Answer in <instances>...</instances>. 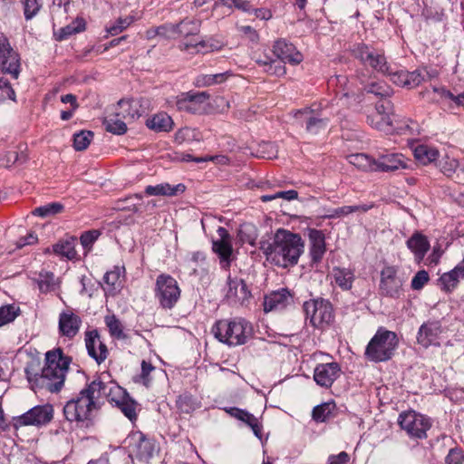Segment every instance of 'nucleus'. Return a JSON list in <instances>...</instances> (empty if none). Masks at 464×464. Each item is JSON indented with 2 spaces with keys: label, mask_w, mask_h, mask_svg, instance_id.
I'll return each instance as SVG.
<instances>
[{
  "label": "nucleus",
  "mask_w": 464,
  "mask_h": 464,
  "mask_svg": "<svg viewBox=\"0 0 464 464\" xmlns=\"http://www.w3.org/2000/svg\"><path fill=\"white\" fill-rule=\"evenodd\" d=\"M72 358L63 353L62 348H54L45 353L44 365L39 372L34 362L27 364L24 373L32 389H45L50 392H59L64 385L66 373Z\"/></svg>",
  "instance_id": "1"
},
{
  "label": "nucleus",
  "mask_w": 464,
  "mask_h": 464,
  "mask_svg": "<svg viewBox=\"0 0 464 464\" xmlns=\"http://www.w3.org/2000/svg\"><path fill=\"white\" fill-rule=\"evenodd\" d=\"M261 249L268 262L286 268L298 263L304 253V243L299 234L279 228L276 231L272 243L263 245Z\"/></svg>",
  "instance_id": "2"
},
{
  "label": "nucleus",
  "mask_w": 464,
  "mask_h": 464,
  "mask_svg": "<svg viewBox=\"0 0 464 464\" xmlns=\"http://www.w3.org/2000/svg\"><path fill=\"white\" fill-rule=\"evenodd\" d=\"M212 333L221 343L229 346L245 344L252 334V325L244 318L219 320L212 327Z\"/></svg>",
  "instance_id": "3"
},
{
  "label": "nucleus",
  "mask_w": 464,
  "mask_h": 464,
  "mask_svg": "<svg viewBox=\"0 0 464 464\" xmlns=\"http://www.w3.org/2000/svg\"><path fill=\"white\" fill-rule=\"evenodd\" d=\"M96 392L92 389V382L63 406L65 419L70 421L83 422L91 419L96 409Z\"/></svg>",
  "instance_id": "4"
},
{
  "label": "nucleus",
  "mask_w": 464,
  "mask_h": 464,
  "mask_svg": "<svg viewBox=\"0 0 464 464\" xmlns=\"http://www.w3.org/2000/svg\"><path fill=\"white\" fill-rule=\"evenodd\" d=\"M398 344L394 332L380 327L367 344L364 355L371 362H386L393 356Z\"/></svg>",
  "instance_id": "5"
},
{
  "label": "nucleus",
  "mask_w": 464,
  "mask_h": 464,
  "mask_svg": "<svg viewBox=\"0 0 464 464\" xmlns=\"http://www.w3.org/2000/svg\"><path fill=\"white\" fill-rule=\"evenodd\" d=\"M154 296L162 309H173L181 296L178 281L169 274H160L155 281Z\"/></svg>",
  "instance_id": "6"
},
{
  "label": "nucleus",
  "mask_w": 464,
  "mask_h": 464,
  "mask_svg": "<svg viewBox=\"0 0 464 464\" xmlns=\"http://www.w3.org/2000/svg\"><path fill=\"white\" fill-rule=\"evenodd\" d=\"M304 310L311 325L317 329L327 328L334 320V307L328 300L324 298L304 302Z\"/></svg>",
  "instance_id": "7"
},
{
  "label": "nucleus",
  "mask_w": 464,
  "mask_h": 464,
  "mask_svg": "<svg viewBox=\"0 0 464 464\" xmlns=\"http://www.w3.org/2000/svg\"><path fill=\"white\" fill-rule=\"evenodd\" d=\"M53 418V405L46 403L36 405L22 415L13 417L12 426L14 430H18L24 426L41 427L48 424Z\"/></svg>",
  "instance_id": "8"
},
{
  "label": "nucleus",
  "mask_w": 464,
  "mask_h": 464,
  "mask_svg": "<svg viewBox=\"0 0 464 464\" xmlns=\"http://www.w3.org/2000/svg\"><path fill=\"white\" fill-rule=\"evenodd\" d=\"M351 52L353 56L359 60L362 65L369 66L383 74L388 72L386 58L382 52L363 43L354 44Z\"/></svg>",
  "instance_id": "9"
},
{
  "label": "nucleus",
  "mask_w": 464,
  "mask_h": 464,
  "mask_svg": "<svg viewBox=\"0 0 464 464\" xmlns=\"http://www.w3.org/2000/svg\"><path fill=\"white\" fill-rule=\"evenodd\" d=\"M0 71L9 74L13 79H18L21 72V58L12 47L9 39L0 34Z\"/></svg>",
  "instance_id": "10"
},
{
  "label": "nucleus",
  "mask_w": 464,
  "mask_h": 464,
  "mask_svg": "<svg viewBox=\"0 0 464 464\" xmlns=\"http://www.w3.org/2000/svg\"><path fill=\"white\" fill-rule=\"evenodd\" d=\"M127 441L130 457L140 461L149 462L157 451L155 441L140 431L131 433Z\"/></svg>",
  "instance_id": "11"
},
{
  "label": "nucleus",
  "mask_w": 464,
  "mask_h": 464,
  "mask_svg": "<svg viewBox=\"0 0 464 464\" xmlns=\"http://www.w3.org/2000/svg\"><path fill=\"white\" fill-rule=\"evenodd\" d=\"M398 423L410 437L424 439L431 424L430 419L414 411H403L399 415Z\"/></svg>",
  "instance_id": "12"
},
{
  "label": "nucleus",
  "mask_w": 464,
  "mask_h": 464,
  "mask_svg": "<svg viewBox=\"0 0 464 464\" xmlns=\"http://www.w3.org/2000/svg\"><path fill=\"white\" fill-rule=\"evenodd\" d=\"M210 95L207 92H181L176 97L175 104L179 111L190 114H202L206 111Z\"/></svg>",
  "instance_id": "13"
},
{
  "label": "nucleus",
  "mask_w": 464,
  "mask_h": 464,
  "mask_svg": "<svg viewBox=\"0 0 464 464\" xmlns=\"http://www.w3.org/2000/svg\"><path fill=\"white\" fill-rule=\"evenodd\" d=\"M397 268L387 266L381 271L379 293L381 295L398 299L403 295V282L397 276Z\"/></svg>",
  "instance_id": "14"
},
{
  "label": "nucleus",
  "mask_w": 464,
  "mask_h": 464,
  "mask_svg": "<svg viewBox=\"0 0 464 464\" xmlns=\"http://www.w3.org/2000/svg\"><path fill=\"white\" fill-rule=\"evenodd\" d=\"M296 121L304 126L306 132L316 135L324 130L329 123V119L323 116L319 111L311 108L298 110L294 114Z\"/></svg>",
  "instance_id": "15"
},
{
  "label": "nucleus",
  "mask_w": 464,
  "mask_h": 464,
  "mask_svg": "<svg viewBox=\"0 0 464 464\" xmlns=\"http://www.w3.org/2000/svg\"><path fill=\"white\" fill-rule=\"evenodd\" d=\"M92 389L95 391L98 399L105 397L111 403H114L116 406L129 395L116 382L104 381L102 375L98 376L92 382Z\"/></svg>",
  "instance_id": "16"
},
{
  "label": "nucleus",
  "mask_w": 464,
  "mask_h": 464,
  "mask_svg": "<svg viewBox=\"0 0 464 464\" xmlns=\"http://www.w3.org/2000/svg\"><path fill=\"white\" fill-rule=\"evenodd\" d=\"M217 234L218 239L213 241L212 249L218 256L221 266L227 268L230 266L232 261V238L228 231L223 227L217 229Z\"/></svg>",
  "instance_id": "17"
},
{
  "label": "nucleus",
  "mask_w": 464,
  "mask_h": 464,
  "mask_svg": "<svg viewBox=\"0 0 464 464\" xmlns=\"http://www.w3.org/2000/svg\"><path fill=\"white\" fill-rule=\"evenodd\" d=\"M228 290L227 292V299L233 304L246 305L252 297L246 282L243 279L228 276Z\"/></svg>",
  "instance_id": "18"
},
{
  "label": "nucleus",
  "mask_w": 464,
  "mask_h": 464,
  "mask_svg": "<svg viewBox=\"0 0 464 464\" xmlns=\"http://www.w3.org/2000/svg\"><path fill=\"white\" fill-rule=\"evenodd\" d=\"M85 346L90 357L98 364L103 362L109 354L106 344L102 342L98 330L94 329L85 333Z\"/></svg>",
  "instance_id": "19"
},
{
  "label": "nucleus",
  "mask_w": 464,
  "mask_h": 464,
  "mask_svg": "<svg viewBox=\"0 0 464 464\" xmlns=\"http://www.w3.org/2000/svg\"><path fill=\"white\" fill-rule=\"evenodd\" d=\"M340 373L341 366L338 362L319 363L314 370V380L319 386L329 388Z\"/></svg>",
  "instance_id": "20"
},
{
  "label": "nucleus",
  "mask_w": 464,
  "mask_h": 464,
  "mask_svg": "<svg viewBox=\"0 0 464 464\" xmlns=\"http://www.w3.org/2000/svg\"><path fill=\"white\" fill-rule=\"evenodd\" d=\"M273 53L283 63L296 65L303 61V55L295 46L285 39H278L273 45Z\"/></svg>",
  "instance_id": "21"
},
{
  "label": "nucleus",
  "mask_w": 464,
  "mask_h": 464,
  "mask_svg": "<svg viewBox=\"0 0 464 464\" xmlns=\"http://www.w3.org/2000/svg\"><path fill=\"white\" fill-rule=\"evenodd\" d=\"M81 325V317L71 309L63 310L59 314L58 328L62 336L72 339L78 334Z\"/></svg>",
  "instance_id": "22"
},
{
  "label": "nucleus",
  "mask_w": 464,
  "mask_h": 464,
  "mask_svg": "<svg viewBox=\"0 0 464 464\" xmlns=\"http://www.w3.org/2000/svg\"><path fill=\"white\" fill-rule=\"evenodd\" d=\"M376 171L389 172L408 168V160L401 153L379 154Z\"/></svg>",
  "instance_id": "23"
},
{
  "label": "nucleus",
  "mask_w": 464,
  "mask_h": 464,
  "mask_svg": "<svg viewBox=\"0 0 464 464\" xmlns=\"http://www.w3.org/2000/svg\"><path fill=\"white\" fill-rule=\"evenodd\" d=\"M293 296L287 288H281L266 295L264 299V311L266 313L274 310H282L290 304Z\"/></svg>",
  "instance_id": "24"
},
{
  "label": "nucleus",
  "mask_w": 464,
  "mask_h": 464,
  "mask_svg": "<svg viewBox=\"0 0 464 464\" xmlns=\"http://www.w3.org/2000/svg\"><path fill=\"white\" fill-rule=\"evenodd\" d=\"M441 334V325L440 322H427L423 324L418 332V343L423 347H429L435 344Z\"/></svg>",
  "instance_id": "25"
},
{
  "label": "nucleus",
  "mask_w": 464,
  "mask_h": 464,
  "mask_svg": "<svg viewBox=\"0 0 464 464\" xmlns=\"http://www.w3.org/2000/svg\"><path fill=\"white\" fill-rule=\"evenodd\" d=\"M308 237L311 260L313 263L317 264L321 262L326 251L324 235L321 230L310 229Z\"/></svg>",
  "instance_id": "26"
},
{
  "label": "nucleus",
  "mask_w": 464,
  "mask_h": 464,
  "mask_svg": "<svg viewBox=\"0 0 464 464\" xmlns=\"http://www.w3.org/2000/svg\"><path fill=\"white\" fill-rule=\"evenodd\" d=\"M408 248L414 254L415 261L420 264L430 249V242L426 236L419 231H415L407 240Z\"/></svg>",
  "instance_id": "27"
},
{
  "label": "nucleus",
  "mask_w": 464,
  "mask_h": 464,
  "mask_svg": "<svg viewBox=\"0 0 464 464\" xmlns=\"http://www.w3.org/2000/svg\"><path fill=\"white\" fill-rule=\"evenodd\" d=\"M227 413H228L231 417L241 420L242 422L248 425L254 434L257 438H261L262 436V426L259 423L257 418H256L252 413L246 411V410L239 409L237 407H228L224 409Z\"/></svg>",
  "instance_id": "28"
},
{
  "label": "nucleus",
  "mask_w": 464,
  "mask_h": 464,
  "mask_svg": "<svg viewBox=\"0 0 464 464\" xmlns=\"http://www.w3.org/2000/svg\"><path fill=\"white\" fill-rule=\"evenodd\" d=\"M464 278V258L450 272L444 273L439 279L442 290L450 292Z\"/></svg>",
  "instance_id": "29"
},
{
  "label": "nucleus",
  "mask_w": 464,
  "mask_h": 464,
  "mask_svg": "<svg viewBox=\"0 0 464 464\" xmlns=\"http://www.w3.org/2000/svg\"><path fill=\"white\" fill-rule=\"evenodd\" d=\"M186 190V186L182 183L177 185H170L169 183H160L157 185H149L145 188V194L147 196H164L175 197L182 194Z\"/></svg>",
  "instance_id": "30"
},
{
  "label": "nucleus",
  "mask_w": 464,
  "mask_h": 464,
  "mask_svg": "<svg viewBox=\"0 0 464 464\" xmlns=\"http://www.w3.org/2000/svg\"><path fill=\"white\" fill-rule=\"evenodd\" d=\"M143 113L139 100L121 99L118 102V116L124 120H134Z\"/></svg>",
  "instance_id": "31"
},
{
  "label": "nucleus",
  "mask_w": 464,
  "mask_h": 464,
  "mask_svg": "<svg viewBox=\"0 0 464 464\" xmlns=\"http://www.w3.org/2000/svg\"><path fill=\"white\" fill-rule=\"evenodd\" d=\"M146 126L156 132H169L173 129L174 121L166 112H159L146 121Z\"/></svg>",
  "instance_id": "32"
},
{
  "label": "nucleus",
  "mask_w": 464,
  "mask_h": 464,
  "mask_svg": "<svg viewBox=\"0 0 464 464\" xmlns=\"http://www.w3.org/2000/svg\"><path fill=\"white\" fill-rule=\"evenodd\" d=\"M331 276L334 282L342 290L348 291L353 287L355 279L353 270L345 267L334 266L332 270Z\"/></svg>",
  "instance_id": "33"
},
{
  "label": "nucleus",
  "mask_w": 464,
  "mask_h": 464,
  "mask_svg": "<svg viewBox=\"0 0 464 464\" xmlns=\"http://www.w3.org/2000/svg\"><path fill=\"white\" fill-rule=\"evenodd\" d=\"M222 48V44L215 39L202 40L196 44L184 43L180 45L182 51H187L191 53H208L218 51Z\"/></svg>",
  "instance_id": "34"
},
{
  "label": "nucleus",
  "mask_w": 464,
  "mask_h": 464,
  "mask_svg": "<svg viewBox=\"0 0 464 464\" xmlns=\"http://www.w3.org/2000/svg\"><path fill=\"white\" fill-rule=\"evenodd\" d=\"M349 162L357 169L364 171H376V160L364 153L352 154L348 157Z\"/></svg>",
  "instance_id": "35"
},
{
  "label": "nucleus",
  "mask_w": 464,
  "mask_h": 464,
  "mask_svg": "<svg viewBox=\"0 0 464 464\" xmlns=\"http://www.w3.org/2000/svg\"><path fill=\"white\" fill-rule=\"evenodd\" d=\"M76 238L71 237L66 240H63L53 245V252L61 256L66 257L69 260L76 258L77 252L75 250Z\"/></svg>",
  "instance_id": "36"
},
{
  "label": "nucleus",
  "mask_w": 464,
  "mask_h": 464,
  "mask_svg": "<svg viewBox=\"0 0 464 464\" xmlns=\"http://www.w3.org/2000/svg\"><path fill=\"white\" fill-rule=\"evenodd\" d=\"M439 154L437 149L425 144L418 145L414 150V157L423 165L435 161Z\"/></svg>",
  "instance_id": "37"
},
{
  "label": "nucleus",
  "mask_w": 464,
  "mask_h": 464,
  "mask_svg": "<svg viewBox=\"0 0 464 464\" xmlns=\"http://www.w3.org/2000/svg\"><path fill=\"white\" fill-rule=\"evenodd\" d=\"M227 76V72L215 74H199L195 78L194 85L198 88L212 86L224 82Z\"/></svg>",
  "instance_id": "38"
},
{
  "label": "nucleus",
  "mask_w": 464,
  "mask_h": 464,
  "mask_svg": "<svg viewBox=\"0 0 464 464\" xmlns=\"http://www.w3.org/2000/svg\"><path fill=\"white\" fill-rule=\"evenodd\" d=\"M178 36L197 35L200 32L201 22L196 19L185 18L177 24Z\"/></svg>",
  "instance_id": "39"
},
{
  "label": "nucleus",
  "mask_w": 464,
  "mask_h": 464,
  "mask_svg": "<svg viewBox=\"0 0 464 464\" xmlns=\"http://www.w3.org/2000/svg\"><path fill=\"white\" fill-rule=\"evenodd\" d=\"M121 116H118V111L114 115H110L105 118L103 124L107 131L113 134L121 135L127 131V125Z\"/></svg>",
  "instance_id": "40"
},
{
  "label": "nucleus",
  "mask_w": 464,
  "mask_h": 464,
  "mask_svg": "<svg viewBox=\"0 0 464 464\" xmlns=\"http://www.w3.org/2000/svg\"><path fill=\"white\" fill-rule=\"evenodd\" d=\"M121 269L119 266H114L112 270L105 273L103 282L107 285L106 292L114 294L117 289L121 287Z\"/></svg>",
  "instance_id": "41"
},
{
  "label": "nucleus",
  "mask_w": 464,
  "mask_h": 464,
  "mask_svg": "<svg viewBox=\"0 0 464 464\" xmlns=\"http://www.w3.org/2000/svg\"><path fill=\"white\" fill-rule=\"evenodd\" d=\"M282 63L270 57L256 60V63L263 66L267 73L276 76H283L286 72L285 67Z\"/></svg>",
  "instance_id": "42"
},
{
  "label": "nucleus",
  "mask_w": 464,
  "mask_h": 464,
  "mask_svg": "<svg viewBox=\"0 0 464 464\" xmlns=\"http://www.w3.org/2000/svg\"><path fill=\"white\" fill-rule=\"evenodd\" d=\"M106 326L108 327L111 336L123 340L127 338V335L123 332V326L121 321L116 317L115 314L106 315L104 318Z\"/></svg>",
  "instance_id": "43"
},
{
  "label": "nucleus",
  "mask_w": 464,
  "mask_h": 464,
  "mask_svg": "<svg viewBox=\"0 0 464 464\" xmlns=\"http://www.w3.org/2000/svg\"><path fill=\"white\" fill-rule=\"evenodd\" d=\"M334 409V401L322 403L313 409L312 417L316 422H324L332 416Z\"/></svg>",
  "instance_id": "44"
},
{
  "label": "nucleus",
  "mask_w": 464,
  "mask_h": 464,
  "mask_svg": "<svg viewBox=\"0 0 464 464\" xmlns=\"http://www.w3.org/2000/svg\"><path fill=\"white\" fill-rule=\"evenodd\" d=\"M257 237V229L255 225L251 223H245L240 226L238 230V237L243 244H249L254 246Z\"/></svg>",
  "instance_id": "45"
},
{
  "label": "nucleus",
  "mask_w": 464,
  "mask_h": 464,
  "mask_svg": "<svg viewBox=\"0 0 464 464\" xmlns=\"http://www.w3.org/2000/svg\"><path fill=\"white\" fill-rule=\"evenodd\" d=\"M365 91L381 97L382 100L391 97L393 93L392 87L384 82H373L365 87Z\"/></svg>",
  "instance_id": "46"
},
{
  "label": "nucleus",
  "mask_w": 464,
  "mask_h": 464,
  "mask_svg": "<svg viewBox=\"0 0 464 464\" xmlns=\"http://www.w3.org/2000/svg\"><path fill=\"white\" fill-rule=\"evenodd\" d=\"M140 373L133 376V382L149 387L151 382L150 373L156 370L150 362L143 360L140 364Z\"/></svg>",
  "instance_id": "47"
},
{
  "label": "nucleus",
  "mask_w": 464,
  "mask_h": 464,
  "mask_svg": "<svg viewBox=\"0 0 464 464\" xmlns=\"http://www.w3.org/2000/svg\"><path fill=\"white\" fill-rule=\"evenodd\" d=\"M20 314V308L15 304L0 306V327L12 323Z\"/></svg>",
  "instance_id": "48"
},
{
  "label": "nucleus",
  "mask_w": 464,
  "mask_h": 464,
  "mask_svg": "<svg viewBox=\"0 0 464 464\" xmlns=\"http://www.w3.org/2000/svg\"><path fill=\"white\" fill-rule=\"evenodd\" d=\"M64 209V206L59 202H52L44 206H41L33 210V215L47 218L61 213Z\"/></svg>",
  "instance_id": "49"
},
{
  "label": "nucleus",
  "mask_w": 464,
  "mask_h": 464,
  "mask_svg": "<svg viewBox=\"0 0 464 464\" xmlns=\"http://www.w3.org/2000/svg\"><path fill=\"white\" fill-rule=\"evenodd\" d=\"M368 123L373 128L391 133L392 131V121L391 116L367 117Z\"/></svg>",
  "instance_id": "50"
},
{
  "label": "nucleus",
  "mask_w": 464,
  "mask_h": 464,
  "mask_svg": "<svg viewBox=\"0 0 464 464\" xmlns=\"http://www.w3.org/2000/svg\"><path fill=\"white\" fill-rule=\"evenodd\" d=\"M117 407L121 411V412L130 420L135 421L137 420V403L136 401L130 398L129 395L125 397L121 402L117 405Z\"/></svg>",
  "instance_id": "51"
},
{
  "label": "nucleus",
  "mask_w": 464,
  "mask_h": 464,
  "mask_svg": "<svg viewBox=\"0 0 464 464\" xmlns=\"http://www.w3.org/2000/svg\"><path fill=\"white\" fill-rule=\"evenodd\" d=\"M26 20L33 19L41 10L43 0H20Z\"/></svg>",
  "instance_id": "52"
},
{
  "label": "nucleus",
  "mask_w": 464,
  "mask_h": 464,
  "mask_svg": "<svg viewBox=\"0 0 464 464\" xmlns=\"http://www.w3.org/2000/svg\"><path fill=\"white\" fill-rule=\"evenodd\" d=\"M93 138V132L91 130H81L73 135V148L78 150L87 149Z\"/></svg>",
  "instance_id": "53"
},
{
  "label": "nucleus",
  "mask_w": 464,
  "mask_h": 464,
  "mask_svg": "<svg viewBox=\"0 0 464 464\" xmlns=\"http://www.w3.org/2000/svg\"><path fill=\"white\" fill-rule=\"evenodd\" d=\"M134 22L133 16L119 17L112 24L106 28L107 33L114 36L127 29Z\"/></svg>",
  "instance_id": "54"
},
{
  "label": "nucleus",
  "mask_w": 464,
  "mask_h": 464,
  "mask_svg": "<svg viewBox=\"0 0 464 464\" xmlns=\"http://www.w3.org/2000/svg\"><path fill=\"white\" fill-rule=\"evenodd\" d=\"M222 5L229 8L235 7L245 13H251L254 10L250 2L246 0H218L216 2V5Z\"/></svg>",
  "instance_id": "55"
},
{
  "label": "nucleus",
  "mask_w": 464,
  "mask_h": 464,
  "mask_svg": "<svg viewBox=\"0 0 464 464\" xmlns=\"http://www.w3.org/2000/svg\"><path fill=\"white\" fill-rule=\"evenodd\" d=\"M15 92L13 89L10 82L4 78H0V102H5L6 100H11L15 102Z\"/></svg>",
  "instance_id": "56"
},
{
  "label": "nucleus",
  "mask_w": 464,
  "mask_h": 464,
  "mask_svg": "<svg viewBox=\"0 0 464 464\" xmlns=\"http://www.w3.org/2000/svg\"><path fill=\"white\" fill-rule=\"evenodd\" d=\"M393 113V104L388 99H383L378 102L375 105L374 113L368 115L367 117H379L382 116H391Z\"/></svg>",
  "instance_id": "57"
},
{
  "label": "nucleus",
  "mask_w": 464,
  "mask_h": 464,
  "mask_svg": "<svg viewBox=\"0 0 464 464\" xmlns=\"http://www.w3.org/2000/svg\"><path fill=\"white\" fill-rule=\"evenodd\" d=\"M440 171L448 177H450L459 167V161L448 156L442 158L439 162Z\"/></svg>",
  "instance_id": "58"
},
{
  "label": "nucleus",
  "mask_w": 464,
  "mask_h": 464,
  "mask_svg": "<svg viewBox=\"0 0 464 464\" xmlns=\"http://www.w3.org/2000/svg\"><path fill=\"white\" fill-rule=\"evenodd\" d=\"M84 27L85 25L82 22H77V25H75V23H72L60 30L58 40L67 39L69 36L83 31Z\"/></svg>",
  "instance_id": "59"
},
{
  "label": "nucleus",
  "mask_w": 464,
  "mask_h": 464,
  "mask_svg": "<svg viewBox=\"0 0 464 464\" xmlns=\"http://www.w3.org/2000/svg\"><path fill=\"white\" fill-rule=\"evenodd\" d=\"M100 235V231L95 229L83 232L80 237V241L83 248L90 251L93 243L98 239Z\"/></svg>",
  "instance_id": "60"
},
{
  "label": "nucleus",
  "mask_w": 464,
  "mask_h": 464,
  "mask_svg": "<svg viewBox=\"0 0 464 464\" xmlns=\"http://www.w3.org/2000/svg\"><path fill=\"white\" fill-rule=\"evenodd\" d=\"M177 406L181 411L188 413L195 409V401L191 395L182 394L177 400Z\"/></svg>",
  "instance_id": "61"
},
{
  "label": "nucleus",
  "mask_w": 464,
  "mask_h": 464,
  "mask_svg": "<svg viewBox=\"0 0 464 464\" xmlns=\"http://www.w3.org/2000/svg\"><path fill=\"white\" fill-rule=\"evenodd\" d=\"M430 279L429 274L425 270H420L413 276L411 286L413 290H420L428 283Z\"/></svg>",
  "instance_id": "62"
},
{
  "label": "nucleus",
  "mask_w": 464,
  "mask_h": 464,
  "mask_svg": "<svg viewBox=\"0 0 464 464\" xmlns=\"http://www.w3.org/2000/svg\"><path fill=\"white\" fill-rule=\"evenodd\" d=\"M158 27H159V33H160V37H163L166 39H171V38H176L178 36L177 24L167 23V24H163Z\"/></svg>",
  "instance_id": "63"
},
{
  "label": "nucleus",
  "mask_w": 464,
  "mask_h": 464,
  "mask_svg": "<svg viewBox=\"0 0 464 464\" xmlns=\"http://www.w3.org/2000/svg\"><path fill=\"white\" fill-rule=\"evenodd\" d=\"M445 461L447 464H463L464 456L462 451L457 448L450 450Z\"/></svg>",
  "instance_id": "64"
}]
</instances>
